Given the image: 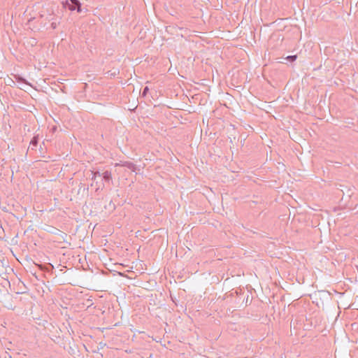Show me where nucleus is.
<instances>
[{"mask_svg":"<svg viewBox=\"0 0 358 358\" xmlns=\"http://www.w3.org/2000/svg\"><path fill=\"white\" fill-rule=\"evenodd\" d=\"M102 177H103V179L106 181V182H110L111 180H112V174H111V172L109 171H105L102 174H101Z\"/></svg>","mask_w":358,"mask_h":358,"instance_id":"obj_4","label":"nucleus"},{"mask_svg":"<svg viewBox=\"0 0 358 358\" xmlns=\"http://www.w3.org/2000/svg\"><path fill=\"white\" fill-rule=\"evenodd\" d=\"M2 296H3V295H2V292H1V290L0 289V301H1V300H2Z\"/></svg>","mask_w":358,"mask_h":358,"instance_id":"obj_11","label":"nucleus"},{"mask_svg":"<svg viewBox=\"0 0 358 358\" xmlns=\"http://www.w3.org/2000/svg\"><path fill=\"white\" fill-rule=\"evenodd\" d=\"M44 15L43 14H41V17H43Z\"/></svg>","mask_w":358,"mask_h":358,"instance_id":"obj_14","label":"nucleus"},{"mask_svg":"<svg viewBox=\"0 0 358 358\" xmlns=\"http://www.w3.org/2000/svg\"><path fill=\"white\" fill-rule=\"evenodd\" d=\"M38 143V137L34 136L30 141L29 148H31V150H35Z\"/></svg>","mask_w":358,"mask_h":358,"instance_id":"obj_3","label":"nucleus"},{"mask_svg":"<svg viewBox=\"0 0 358 358\" xmlns=\"http://www.w3.org/2000/svg\"><path fill=\"white\" fill-rule=\"evenodd\" d=\"M123 166L126 167L129 169H130L131 171H136V166L134 163L131 162H120L119 163L115 164V166Z\"/></svg>","mask_w":358,"mask_h":358,"instance_id":"obj_2","label":"nucleus"},{"mask_svg":"<svg viewBox=\"0 0 358 358\" xmlns=\"http://www.w3.org/2000/svg\"><path fill=\"white\" fill-rule=\"evenodd\" d=\"M5 307H6L8 309H11L13 310V307L12 306V304L9 303V304H6L5 305Z\"/></svg>","mask_w":358,"mask_h":358,"instance_id":"obj_9","label":"nucleus"},{"mask_svg":"<svg viewBox=\"0 0 358 358\" xmlns=\"http://www.w3.org/2000/svg\"><path fill=\"white\" fill-rule=\"evenodd\" d=\"M62 5L64 8H69L70 10H76L78 13L82 11L81 3L78 0H66L62 1Z\"/></svg>","mask_w":358,"mask_h":358,"instance_id":"obj_1","label":"nucleus"},{"mask_svg":"<svg viewBox=\"0 0 358 358\" xmlns=\"http://www.w3.org/2000/svg\"><path fill=\"white\" fill-rule=\"evenodd\" d=\"M6 295L8 298L11 299V296L9 295V294H8V293H6Z\"/></svg>","mask_w":358,"mask_h":358,"instance_id":"obj_13","label":"nucleus"},{"mask_svg":"<svg viewBox=\"0 0 358 358\" xmlns=\"http://www.w3.org/2000/svg\"><path fill=\"white\" fill-rule=\"evenodd\" d=\"M52 15H53L52 13L49 15V16H50L49 19H48L49 20H54L53 17H52Z\"/></svg>","mask_w":358,"mask_h":358,"instance_id":"obj_10","label":"nucleus"},{"mask_svg":"<svg viewBox=\"0 0 358 358\" xmlns=\"http://www.w3.org/2000/svg\"><path fill=\"white\" fill-rule=\"evenodd\" d=\"M297 58V55H289L287 56L285 59L290 62H294Z\"/></svg>","mask_w":358,"mask_h":358,"instance_id":"obj_5","label":"nucleus"},{"mask_svg":"<svg viewBox=\"0 0 358 358\" xmlns=\"http://www.w3.org/2000/svg\"><path fill=\"white\" fill-rule=\"evenodd\" d=\"M59 22H52L51 23V25H50V26H51V28H52V29H55L57 27V25H58V24H59Z\"/></svg>","mask_w":358,"mask_h":358,"instance_id":"obj_7","label":"nucleus"},{"mask_svg":"<svg viewBox=\"0 0 358 358\" xmlns=\"http://www.w3.org/2000/svg\"><path fill=\"white\" fill-rule=\"evenodd\" d=\"M148 90H149L148 87H147V86L143 88V92H142V96H145L147 95V93H148Z\"/></svg>","mask_w":358,"mask_h":358,"instance_id":"obj_6","label":"nucleus"},{"mask_svg":"<svg viewBox=\"0 0 358 358\" xmlns=\"http://www.w3.org/2000/svg\"><path fill=\"white\" fill-rule=\"evenodd\" d=\"M96 176H101V174L99 171H96L93 173V176L92 179H94Z\"/></svg>","mask_w":358,"mask_h":358,"instance_id":"obj_8","label":"nucleus"},{"mask_svg":"<svg viewBox=\"0 0 358 358\" xmlns=\"http://www.w3.org/2000/svg\"><path fill=\"white\" fill-rule=\"evenodd\" d=\"M17 80H22V81H23V80H24L22 78H20V77H18V78H17Z\"/></svg>","mask_w":358,"mask_h":358,"instance_id":"obj_12","label":"nucleus"}]
</instances>
